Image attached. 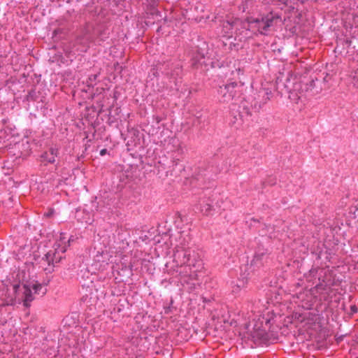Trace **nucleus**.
I'll return each mask as SVG.
<instances>
[{
	"label": "nucleus",
	"instance_id": "nucleus-1",
	"mask_svg": "<svg viewBox=\"0 0 358 358\" xmlns=\"http://www.w3.org/2000/svg\"><path fill=\"white\" fill-rule=\"evenodd\" d=\"M176 260L179 265L177 272L186 282L196 280L203 269L200 257L195 250H185L178 251L176 254Z\"/></svg>",
	"mask_w": 358,
	"mask_h": 358
},
{
	"label": "nucleus",
	"instance_id": "nucleus-2",
	"mask_svg": "<svg viewBox=\"0 0 358 358\" xmlns=\"http://www.w3.org/2000/svg\"><path fill=\"white\" fill-rule=\"evenodd\" d=\"M42 288L40 284L23 285L20 287L18 285L13 286V292L20 296L24 305L27 307L30 306V303L34 299V294H38L39 290Z\"/></svg>",
	"mask_w": 358,
	"mask_h": 358
},
{
	"label": "nucleus",
	"instance_id": "nucleus-3",
	"mask_svg": "<svg viewBox=\"0 0 358 358\" xmlns=\"http://www.w3.org/2000/svg\"><path fill=\"white\" fill-rule=\"evenodd\" d=\"M278 21H280V18L278 17L268 15L262 20L251 21L249 26L250 29H256L262 34H266L269 29L273 27Z\"/></svg>",
	"mask_w": 358,
	"mask_h": 358
},
{
	"label": "nucleus",
	"instance_id": "nucleus-4",
	"mask_svg": "<svg viewBox=\"0 0 358 358\" xmlns=\"http://www.w3.org/2000/svg\"><path fill=\"white\" fill-rule=\"evenodd\" d=\"M236 87V84L231 83L220 87L219 93L223 102H229L236 96L237 91Z\"/></svg>",
	"mask_w": 358,
	"mask_h": 358
},
{
	"label": "nucleus",
	"instance_id": "nucleus-5",
	"mask_svg": "<svg viewBox=\"0 0 358 358\" xmlns=\"http://www.w3.org/2000/svg\"><path fill=\"white\" fill-rule=\"evenodd\" d=\"M61 257H55V252L49 251L45 257L42 259V264L43 265L48 264V267H44V269L48 272L52 271V266H54L55 262L57 263L59 262Z\"/></svg>",
	"mask_w": 358,
	"mask_h": 358
},
{
	"label": "nucleus",
	"instance_id": "nucleus-6",
	"mask_svg": "<svg viewBox=\"0 0 358 358\" xmlns=\"http://www.w3.org/2000/svg\"><path fill=\"white\" fill-rule=\"evenodd\" d=\"M72 240L73 239L71 237L67 239L65 234H60L57 249L62 253L65 252L67 250V248L70 245V243Z\"/></svg>",
	"mask_w": 358,
	"mask_h": 358
},
{
	"label": "nucleus",
	"instance_id": "nucleus-7",
	"mask_svg": "<svg viewBox=\"0 0 358 358\" xmlns=\"http://www.w3.org/2000/svg\"><path fill=\"white\" fill-rule=\"evenodd\" d=\"M57 151L53 148H51L49 152H45L42 155V158L43 160L48 163H53L55 161V157L57 156Z\"/></svg>",
	"mask_w": 358,
	"mask_h": 358
},
{
	"label": "nucleus",
	"instance_id": "nucleus-8",
	"mask_svg": "<svg viewBox=\"0 0 358 358\" xmlns=\"http://www.w3.org/2000/svg\"><path fill=\"white\" fill-rule=\"evenodd\" d=\"M110 255L107 252H101V253L98 252V254L94 257L95 261L99 262H102L105 264H107Z\"/></svg>",
	"mask_w": 358,
	"mask_h": 358
},
{
	"label": "nucleus",
	"instance_id": "nucleus-9",
	"mask_svg": "<svg viewBox=\"0 0 358 358\" xmlns=\"http://www.w3.org/2000/svg\"><path fill=\"white\" fill-rule=\"evenodd\" d=\"M4 301H5V304L6 305H7V306H9V305L12 306V305L15 304V299H14L13 297H8Z\"/></svg>",
	"mask_w": 358,
	"mask_h": 358
},
{
	"label": "nucleus",
	"instance_id": "nucleus-10",
	"mask_svg": "<svg viewBox=\"0 0 358 358\" xmlns=\"http://www.w3.org/2000/svg\"><path fill=\"white\" fill-rule=\"evenodd\" d=\"M232 27V25L229 23V22H227L226 24H224V28H227V29H231V27Z\"/></svg>",
	"mask_w": 358,
	"mask_h": 358
},
{
	"label": "nucleus",
	"instance_id": "nucleus-11",
	"mask_svg": "<svg viewBox=\"0 0 358 358\" xmlns=\"http://www.w3.org/2000/svg\"><path fill=\"white\" fill-rule=\"evenodd\" d=\"M106 150L103 149L101 150L100 154H101V155H104L106 154Z\"/></svg>",
	"mask_w": 358,
	"mask_h": 358
},
{
	"label": "nucleus",
	"instance_id": "nucleus-12",
	"mask_svg": "<svg viewBox=\"0 0 358 358\" xmlns=\"http://www.w3.org/2000/svg\"><path fill=\"white\" fill-rule=\"evenodd\" d=\"M51 213H48V214H46V216H50Z\"/></svg>",
	"mask_w": 358,
	"mask_h": 358
},
{
	"label": "nucleus",
	"instance_id": "nucleus-13",
	"mask_svg": "<svg viewBox=\"0 0 358 358\" xmlns=\"http://www.w3.org/2000/svg\"><path fill=\"white\" fill-rule=\"evenodd\" d=\"M357 81H358V78H357Z\"/></svg>",
	"mask_w": 358,
	"mask_h": 358
}]
</instances>
